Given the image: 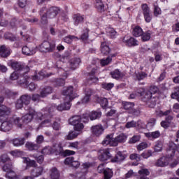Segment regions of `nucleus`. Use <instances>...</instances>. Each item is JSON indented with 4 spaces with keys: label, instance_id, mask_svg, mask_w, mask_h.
Instances as JSON below:
<instances>
[{
    "label": "nucleus",
    "instance_id": "46",
    "mask_svg": "<svg viewBox=\"0 0 179 179\" xmlns=\"http://www.w3.org/2000/svg\"><path fill=\"white\" fill-rule=\"evenodd\" d=\"M83 22V17L79 15L74 16V24L76 25L79 24V23H82Z\"/></svg>",
    "mask_w": 179,
    "mask_h": 179
},
{
    "label": "nucleus",
    "instance_id": "61",
    "mask_svg": "<svg viewBox=\"0 0 179 179\" xmlns=\"http://www.w3.org/2000/svg\"><path fill=\"white\" fill-rule=\"evenodd\" d=\"M36 142L38 145H40L44 142V136L40 135L36 137Z\"/></svg>",
    "mask_w": 179,
    "mask_h": 179
},
{
    "label": "nucleus",
    "instance_id": "41",
    "mask_svg": "<svg viewBox=\"0 0 179 179\" xmlns=\"http://www.w3.org/2000/svg\"><path fill=\"white\" fill-rule=\"evenodd\" d=\"M148 76V74L145 72H138L136 73V77L138 80H143L145 78Z\"/></svg>",
    "mask_w": 179,
    "mask_h": 179
},
{
    "label": "nucleus",
    "instance_id": "17",
    "mask_svg": "<svg viewBox=\"0 0 179 179\" xmlns=\"http://www.w3.org/2000/svg\"><path fill=\"white\" fill-rule=\"evenodd\" d=\"M43 171H44L43 166L35 167L31 170V174L34 177H40L43 174Z\"/></svg>",
    "mask_w": 179,
    "mask_h": 179
},
{
    "label": "nucleus",
    "instance_id": "49",
    "mask_svg": "<svg viewBox=\"0 0 179 179\" xmlns=\"http://www.w3.org/2000/svg\"><path fill=\"white\" fill-rule=\"evenodd\" d=\"M159 15H162V9L157 4H154V15L159 16Z\"/></svg>",
    "mask_w": 179,
    "mask_h": 179
},
{
    "label": "nucleus",
    "instance_id": "20",
    "mask_svg": "<svg viewBox=\"0 0 179 179\" xmlns=\"http://www.w3.org/2000/svg\"><path fill=\"white\" fill-rule=\"evenodd\" d=\"M22 54L24 55H33L36 54V49L35 48H29L27 46H24L22 49Z\"/></svg>",
    "mask_w": 179,
    "mask_h": 179
},
{
    "label": "nucleus",
    "instance_id": "33",
    "mask_svg": "<svg viewBox=\"0 0 179 179\" xmlns=\"http://www.w3.org/2000/svg\"><path fill=\"white\" fill-rule=\"evenodd\" d=\"M25 147L29 150H38V148H40L38 145L30 142L27 143Z\"/></svg>",
    "mask_w": 179,
    "mask_h": 179
},
{
    "label": "nucleus",
    "instance_id": "4",
    "mask_svg": "<svg viewBox=\"0 0 179 179\" xmlns=\"http://www.w3.org/2000/svg\"><path fill=\"white\" fill-rule=\"evenodd\" d=\"M55 48V44L51 43L48 41H44L40 46L39 50L41 52H50L53 51Z\"/></svg>",
    "mask_w": 179,
    "mask_h": 179
},
{
    "label": "nucleus",
    "instance_id": "34",
    "mask_svg": "<svg viewBox=\"0 0 179 179\" xmlns=\"http://www.w3.org/2000/svg\"><path fill=\"white\" fill-rule=\"evenodd\" d=\"M100 117H101V112L92 111L90 113V118L91 121L97 120V118H100Z\"/></svg>",
    "mask_w": 179,
    "mask_h": 179
},
{
    "label": "nucleus",
    "instance_id": "2",
    "mask_svg": "<svg viewBox=\"0 0 179 179\" xmlns=\"http://www.w3.org/2000/svg\"><path fill=\"white\" fill-rule=\"evenodd\" d=\"M80 121H82L80 116H74L69 119V123L74 126V130L77 132H82V129L84 128L83 124Z\"/></svg>",
    "mask_w": 179,
    "mask_h": 179
},
{
    "label": "nucleus",
    "instance_id": "43",
    "mask_svg": "<svg viewBox=\"0 0 179 179\" xmlns=\"http://www.w3.org/2000/svg\"><path fill=\"white\" fill-rule=\"evenodd\" d=\"M11 156L13 157H20L23 155V152L19 150H13L10 152Z\"/></svg>",
    "mask_w": 179,
    "mask_h": 179
},
{
    "label": "nucleus",
    "instance_id": "9",
    "mask_svg": "<svg viewBox=\"0 0 179 179\" xmlns=\"http://www.w3.org/2000/svg\"><path fill=\"white\" fill-rule=\"evenodd\" d=\"M10 66L15 71H22L23 72H27V70H29V67L26 66V68L24 69V65L17 62H11Z\"/></svg>",
    "mask_w": 179,
    "mask_h": 179
},
{
    "label": "nucleus",
    "instance_id": "50",
    "mask_svg": "<svg viewBox=\"0 0 179 179\" xmlns=\"http://www.w3.org/2000/svg\"><path fill=\"white\" fill-rule=\"evenodd\" d=\"M112 61H113V59H111V57L102 59H101V65H102V66H106V65H108V64H110V62H111Z\"/></svg>",
    "mask_w": 179,
    "mask_h": 179
},
{
    "label": "nucleus",
    "instance_id": "1",
    "mask_svg": "<svg viewBox=\"0 0 179 179\" xmlns=\"http://www.w3.org/2000/svg\"><path fill=\"white\" fill-rule=\"evenodd\" d=\"M64 103H61L57 107L59 111H64V110H69L71 108V101L76 97V94L73 92V87H69L64 91Z\"/></svg>",
    "mask_w": 179,
    "mask_h": 179
},
{
    "label": "nucleus",
    "instance_id": "60",
    "mask_svg": "<svg viewBox=\"0 0 179 179\" xmlns=\"http://www.w3.org/2000/svg\"><path fill=\"white\" fill-rule=\"evenodd\" d=\"M0 162H2L3 163H5L6 162H9V157H8V155L3 154L0 157Z\"/></svg>",
    "mask_w": 179,
    "mask_h": 179
},
{
    "label": "nucleus",
    "instance_id": "12",
    "mask_svg": "<svg viewBox=\"0 0 179 179\" xmlns=\"http://www.w3.org/2000/svg\"><path fill=\"white\" fill-rule=\"evenodd\" d=\"M36 115V112L34 110H31L29 114L24 115L22 118V122L24 124H29V122H31V120H33V117Z\"/></svg>",
    "mask_w": 179,
    "mask_h": 179
},
{
    "label": "nucleus",
    "instance_id": "25",
    "mask_svg": "<svg viewBox=\"0 0 179 179\" xmlns=\"http://www.w3.org/2000/svg\"><path fill=\"white\" fill-rule=\"evenodd\" d=\"M48 10L45 7H43L40 10V15L41 17L42 23H47V11Z\"/></svg>",
    "mask_w": 179,
    "mask_h": 179
},
{
    "label": "nucleus",
    "instance_id": "14",
    "mask_svg": "<svg viewBox=\"0 0 179 179\" xmlns=\"http://www.w3.org/2000/svg\"><path fill=\"white\" fill-rule=\"evenodd\" d=\"M95 8L100 13H103V12H105L106 6H104V0H96Z\"/></svg>",
    "mask_w": 179,
    "mask_h": 179
},
{
    "label": "nucleus",
    "instance_id": "54",
    "mask_svg": "<svg viewBox=\"0 0 179 179\" xmlns=\"http://www.w3.org/2000/svg\"><path fill=\"white\" fill-rule=\"evenodd\" d=\"M163 150V144L162 143H157L155 145V152H162Z\"/></svg>",
    "mask_w": 179,
    "mask_h": 179
},
{
    "label": "nucleus",
    "instance_id": "26",
    "mask_svg": "<svg viewBox=\"0 0 179 179\" xmlns=\"http://www.w3.org/2000/svg\"><path fill=\"white\" fill-rule=\"evenodd\" d=\"M143 34V30L139 26H136L133 29V35L134 37H141Z\"/></svg>",
    "mask_w": 179,
    "mask_h": 179
},
{
    "label": "nucleus",
    "instance_id": "63",
    "mask_svg": "<svg viewBox=\"0 0 179 179\" xmlns=\"http://www.w3.org/2000/svg\"><path fill=\"white\" fill-rule=\"evenodd\" d=\"M18 5L20 8H24L27 5V0H19Z\"/></svg>",
    "mask_w": 179,
    "mask_h": 179
},
{
    "label": "nucleus",
    "instance_id": "62",
    "mask_svg": "<svg viewBox=\"0 0 179 179\" xmlns=\"http://www.w3.org/2000/svg\"><path fill=\"white\" fill-rule=\"evenodd\" d=\"M73 160H74L73 157H67L65 159L64 163H65V164H68L69 166H71Z\"/></svg>",
    "mask_w": 179,
    "mask_h": 179
},
{
    "label": "nucleus",
    "instance_id": "42",
    "mask_svg": "<svg viewBox=\"0 0 179 179\" xmlns=\"http://www.w3.org/2000/svg\"><path fill=\"white\" fill-rule=\"evenodd\" d=\"M20 99H21L22 103L26 106L30 103V96L29 95H23Z\"/></svg>",
    "mask_w": 179,
    "mask_h": 179
},
{
    "label": "nucleus",
    "instance_id": "29",
    "mask_svg": "<svg viewBox=\"0 0 179 179\" xmlns=\"http://www.w3.org/2000/svg\"><path fill=\"white\" fill-rule=\"evenodd\" d=\"M145 135L148 139H156L160 136V132L157 131L151 133H145Z\"/></svg>",
    "mask_w": 179,
    "mask_h": 179
},
{
    "label": "nucleus",
    "instance_id": "53",
    "mask_svg": "<svg viewBox=\"0 0 179 179\" xmlns=\"http://www.w3.org/2000/svg\"><path fill=\"white\" fill-rule=\"evenodd\" d=\"M135 127H138V122L135 121H131L126 124V128H135Z\"/></svg>",
    "mask_w": 179,
    "mask_h": 179
},
{
    "label": "nucleus",
    "instance_id": "38",
    "mask_svg": "<svg viewBox=\"0 0 179 179\" xmlns=\"http://www.w3.org/2000/svg\"><path fill=\"white\" fill-rule=\"evenodd\" d=\"M106 33L111 38H115L117 36V31L113 28H108Z\"/></svg>",
    "mask_w": 179,
    "mask_h": 179
},
{
    "label": "nucleus",
    "instance_id": "24",
    "mask_svg": "<svg viewBox=\"0 0 179 179\" xmlns=\"http://www.w3.org/2000/svg\"><path fill=\"white\" fill-rule=\"evenodd\" d=\"M10 54V51L6 46L3 45L0 47V56L3 57V58L8 57Z\"/></svg>",
    "mask_w": 179,
    "mask_h": 179
},
{
    "label": "nucleus",
    "instance_id": "19",
    "mask_svg": "<svg viewBox=\"0 0 179 179\" xmlns=\"http://www.w3.org/2000/svg\"><path fill=\"white\" fill-rule=\"evenodd\" d=\"M10 143L13 145V146H15L16 148L22 146V145L24 143V138H13L10 140Z\"/></svg>",
    "mask_w": 179,
    "mask_h": 179
},
{
    "label": "nucleus",
    "instance_id": "39",
    "mask_svg": "<svg viewBox=\"0 0 179 179\" xmlns=\"http://www.w3.org/2000/svg\"><path fill=\"white\" fill-rule=\"evenodd\" d=\"M23 162H24V163L27 164V166H31V167H36V161L31 160L30 158L24 157Z\"/></svg>",
    "mask_w": 179,
    "mask_h": 179
},
{
    "label": "nucleus",
    "instance_id": "59",
    "mask_svg": "<svg viewBox=\"0 0 179 179\" xmlns=\"http://www.w3.org/2000/svg\"><path fill=\"white\" fill-rule=\"evenodd\" d=\"M99 103L101 107H107L108 106V100L106 98L101 99Z\"/></svg>",
    "mask_w": 179,
    "mask_h": 179
},
{
    "label": "nucleus",
    "instance_id": "52",
    "mask_svg": "<svg viewBox=\"0 0 179 179\" xmlns=\"http://www.w3.org/2000/svg\"><path fill=\"white\" fill-rule=\"evenodd\" d=\"M102 87L103 89H106V90H110V89H113V87H114V84L103 83L102 84Z\"/></svg>",
    "mask_w": 179,
    "mask_h": 179
},
{
    "label": "nucleus",
    "instance_id": "40",
    "mask_svg": "<svg viewBox=\"0 0 179 179\" xmlns=\"http://www.w3.org/2000/svg\"><path fill=\"white\" fill-rule=\"evenodd\" d=\"M150 31L143 32V34L141 35L142 41H149V40H150Z\"/></svg>",
    "mask_w": 179,
    "mask_h": 179
},
{
    "label": "nucleus",
    "instance_id": "5",
    "mask_svg": "<svg viewBox=\"0 0 179 179\" xmlns=\"http://www.w3.org/2000/svg\"><path fill=\"white\" fill-rule=\"evenodd\" d=\"M12 128H13V120L8 119L1 123L0 131L2 132H9Z\"/></svg>",
    "mask_w": 179,
    "mask_h": 179
},
{
    "label": "nucleus",
    "instance_id": "45",
    "mask_svg": "<svg viewBox=\"0 0 179 179\" xmlns=\"http://www.w3.org/2000/svg\"><path fill=\"white\" fill-rule=\"evenodd\" d=\"M173 118L172 116H169L167 118H166V121H162L161 122V125L163 128H169V126L170 125V120H171Z\"/></svg>",
    "mask_w": 179,
    "mask_h": 179
},
{
    "label": "nucleus",
    "instance_id": "36",
    "mask_svg": "<svg viewBox=\"0 0 179 179\" xmlns=\"http://www.w3.org/2000/svg\"><path fill=\"white\" fill-rule=\"evenodd\" d=\"M103 174L104 179H110L114 173H113V170L108 168L104 170Z\"/></svg>",
    "mask_w": 179,
    "mask_h": 179
},
{
    "label": "nucleus",
    "instance_id": "35",
    "mask_svg": "<svg viewBox=\"0 0 179 179\" xmlns=\"http://www.w3.org/2000/svg\"><path fill=\"white\" fill-rule=\"evenodd\" d=\"M64 40L65 43H67V44H71V43H73V41H78L79 38H78V37L74 36H66L64 38Z\"/></svg>",
    "mask_w": 179,
    "mask_h": 179
},
{
    "label": "nucleus",
    "instance_id": "58",
    "mask_svg": "<svg viewBox=\"0 0 179 179\" xmlns=\"http://www.w3.org/2000/svg\"><path fill=\"white\" fill-rule=\"evenodd\" d=\"M148 143H141L138 145H137V150L139 151L143 150V149H146L148 148Z\"/></svg>",
    "mask_w": 179,
    "mask_h": 179
},
{
    "label": "nucleus",
    "instance_id": "11",
    "mask_svg": "<svg viewBox=\"0 0 179 179\" xmlns=\"http://www.w3.org/2000/svg\"><path fill=\"white\" fill-rule=\"evenodd\" d=\"M136 96H144L145 99L150 100L152 99V92L146 91L143 88H140L137 90Z\"/></svg>",
    "mask_w": 179,
    "mask_h": 179
},
{
    "label": "nucleus",
    "instance_id": "56",
    "mask_svg": "<svg viewBox=\"0 0 179 179\" xmlns=\"http://www.w3.org/2000/svg\"><path fill=\"white\" fill-rule=\"evenodd\" d=\"M171 98L176 99L177 101L179 102V87L176 89V92L174 93H172Z\"/></svg>",
    "mask_w": 179,
    "mask_h": 179
},
{
    "label": "nucleus",
    "instance_id": "37",
    "mask_svg": "<svg viewBox=\"0 0 179 179\" xmlns=\"http://www.w3.org/2000/svg\"><path fill=\"white\" fill-rule=\"evenodd\" d=\"M51 93H52V88L48 87L41 92V97H45L48 94H51Z\"/></svg>",
    "mask_w": 179,
    "mask_h": 179
},
{
    "label": "nucleus",
    "instance_id": "21",
    "mask_svg": "<svg viewBox=\"0 0 179 179\" xmlns=\"http://www.w3.org/2000/svg\"><path fill=\"white\" fill-rule=\"evenodd\" d=\"M9 114H10V108L5 105L0 106V117H5V115H9Z\"/></svg>",
    "mask_w": 179,
    "mask_h": 179
},
{
    "label": "nucleus",
    "instance_id": "3",
    "mask_svg": "<svg viewBox=\"0 0 179 179\" xmlns=\"http://www.w3.org/2000/svg\"><path fill=\"white\" fill-rule=\"evenodd\" d=\"M80 121H82L80 116H74L69 119V123L74 126V130L77 132H82V129L84 128L83 124Z\"/></svg>",
    "mask_w": 179,
    "mask_h": 179
},
{
    "label": "nucleus",
    "instance_id": "47",
    "mask_svg": "<svg viewBox=\"0 0 179 179\" xmlns=\"http://www.w3.org/2000/svg\"><path fill=\"white\" fill-rule=\"evenodd\" d=\"M41 153H42V155H51V153H53V152H52V150L51 147L48 146V147H45L41 150Z\"/></svg>",
    "mask_w": 179,
    "mask_h": 179
},
{
    "label": "nucleus",
    "instance_id": "13",
    "mask_svg": "<svg viewBox=\"0 0 179 179\" xmlns=\"http://www.w3.org/2000/svg\"><path fill=\"white\" fill-rule=\"evenodd\" d=\"M127 139H128V136H127V134L124 133L118 134L115 138V142L116 143V146H118V143H124V142H127Z\"/></svg>",
    "mask_w": 179,
    "mask_h": 179
},
{
    "label": "nucleus",
    "instance_id": "22",
    "mask_svg": "<svg viewBox=\"0 0 179 179\" xmlns=\"http://www.w3.org/2000/svg\"><path fill=\"white\" fill-rule=\"evenodd\" d=\"M52 153H61L62 152V145L61 143H55L51 148Z\"/></svg>",
    "mask_w": 179,
    "mask_h": 179
},
{
    "label": "nucleus",
    "instance_id": "27",
    "mask_svg": "<svg viewBox=\"0 0 179 179\" xmlns=\"http://www.w3.org/2000/svg\"><path fill=\"white\" fill-rule=\"evenodd\" d=\"M110 47L108 46L107 43H102L101 45V52L103 55H108L110 54Z\"/></svg>",
    "mask_w": 179,
    "mask_h": 179
},
{
    "label": "nucleus",
    "instance_id": "10",
    "mask_svg": "<svg viewBox=\"0 0 179 179\" xmlns=\"http://www.w3.org/2000/svg\"><path fill=\"white\" fill-rule=\"evenodd\" d=\"M59 12V10L58 8L52 7L47 10L46 18L49 17V19H54V17L58 15Z\"/></svg>",
    "mask_w": 179,
    "mask_h": 179
},
{
    "label": "nucleus",
    "instance_id": "30",
    "mask_svg": "<svg viewBox=\"0 0 179 179\" xmlns=\"http://www.w3.org/2000/svg\"><path fill=\"white\" fill-rule=\"evenodd\" d=\"M81 131H78L74 129L73 131H70L69 134L66 136V138L68 141H72V139H75L78 135L80 134Z\"/></svg>",
    "mask_w": 179,
    "mask_h": 179
},
{
    "label": "nucleus",
    "instance_id": "16",
    "mask_svg": "<svg viewBox=\"0 0 179 179\" xmlns=\"http://www.w3.org/2000/svg\"><path fill=\"white\" fill-rule=\"evenodd\" d=\"M169 157H162L157 160L156 164L158 167H166V166H169Z\"/></svg>",
    "mask_w": 179,
    "mask_h": 179
},
{
    "label": "nucleus",
    "instance_id": "64",
    "mask_svg": "<svg viewBox=\"0 0 179 179\" xmlns=\"http://www.w3.org/2000/svg\"><path fill=\"white\" fill-rule=\"evenodd\" d=\"M14 124L17 125L19 128H22V123L20 122V118L19 117H15L14 120Z\"/></svg>",
    "mask_w": 179,
    "mask_h": 179
},
{
    "label": "nucleus",
    "instance_id": "44",
    "mask_svg": "<svg viewBox=\"0 0 179 179\" xmlns=\"http://www.w3.org/2000/svg\"><path fill=\"white\" fill-rule=\"evenodd\" d=\"M122 106L124 110H131V108H134L135 104L131 102H123Z\"/></svg>",
    "mask_w": 179,
    "mask_h": 179
},
{
    "label": "nucleus",
    "instance_id": "7",
    "mask_svg": "<svg viewBox=\"0 0 179 179\" xmlns=\"http://www.w3.org/2000/svg\"><path fill=\"white\" fill-rule=\"evenodd\" d=\"M91 131L94 136L99 137L101 136V135H103V132H104V127L101 124L94 125L91 127Z\"/></svg>",
    "mask_w": 179,
    "mask_h": 179
},
{
    "label": "nucleus",
    "instance_id": "57",
    "mask_svg": "<svg viewBox=\"0 0 179 179\" xmlns=\"http://www.w3.org/2000/svg\"><path fill=\"white\" fill-rule=\"evenodd\" d=\"M139 139H141V136H134L130 140L129 143H136V142H138Z\"/></svg>",
    "mask_w": 179,
    "mask_h": 179
},
{
    "label": "nucleus",
    "instance_id": "15",
    "mask_svg": "<svg viewBox=\"0 0 179 179\" xmlns=\"http://www.w3.org/2000/svg\"><path fill=\"white\" fill-rule=\"evenodd\" d=\"M101 155L99 156V160L101 162H106L111 157V154H110L108 150H101Z\"/></svg>",
    "mask_w": 179,
    "mask_h": 179
},
{
    "label": "nucleus",
    "instance_id": "51",
    "mask_svg": "<svg viewBox=\"0 0 179 179\" xmlns=\"http://www.w3.org/2000/svg\"><path fill=\"white\" fill-rule=\"evenodd\" d=\"M141 9L143 10V14L150 13V8L148 6V4L144 3L141 5Z\"/></svg>",
    "mask_w": 179,
    "mask_h": 179
},
{
    "label": "nucleus",
    "instance_id": "8",
    "mask_svg": "<svg viewBox=\"0 0 179 179\" xmlns=\"http://www.w3.org/2000/svg\"><path fill=\"white\" fill-rule=\"evenodd\" d=\"M3 171L7 173L6 177L7 178L13 179L16 178V173L12 171V165L10 164H6L3 166Z\"/></svg>",
    "mask_w": 179,
    "mask_h": 179
},
{
    "label": "nucleus",
    "instance_id": "48",
    "mask_svg": "<svg viewBox=\"0 0 179 179\" xmlns=\"http://www.w3.org/2000/svg\"><path fill=\"white\" fill-rule=\"evenodd\" d=\"M156 125V120L150 119L147 123V129H152Z\"/></svg>",
    "mask_w": 179,
    "mask_h": 179
},
{
    "label": "nucleus",
    "instance_id": "18",
    "mask_svg": "<svg viewBox=\"0 0 179 179\" xmlns=\"http://www.w3.org/2000/svg\"><path fill=\"white\" fill-rule=\"evenodd\" d=\"M123 43L127 44V45H129V47H132V45H138V41L132 37H124L123 38Z\"/></svg>",
    "mask_w": 179,
    "mask_h": 179
},
{
    "label": "nucleus",
    "instance_id": "32",
    "mask_svg": "<svg viewBox=\"0 0 179 179\" xmlns=\"http://www.w3.org/2000/svg\"><path fill=\"white\" fill-rule=\"evenodd\" d=\"M124 159H125V157L122 155V152H118L115 157L112 159V162L113 163H117L118 162H122Z\"/></svg>",
    "mask_w": 179,
    "mask_h": 179
},
{
    "label": "nucleus",
    "instance_id": "31",
    "mask_svg": "<svg viewBox=\"0 0 179 179\" xmlns=\"http://www.w3.org/2000/svg\"><path fill=\"white\" fill-rule=\"evenodd\" d=\"M110 75L113 79H120V78H123V76H124V74L121 73L120 70H115L110 73Z\"/></svg>",
    "mask_w": 179,
    "mask_h": 179
},
{
    "label": "nucleus",
    "instance_id": "23",
    "mask_svg": "<svg viewBox=\"0 0 179 179\" xmlns=\"http://www.w3.org/2000/svg\"><path fill=\"white\" fill-rule=\"evenodd\" d=\"M138 179H148V176L150 174L148 169H143L138 171Z\"/></svg>",
    "mask_w": 179,
    "mask_h": 179
},
{
    "label": "nucleus",
    "instance_id": "6",
    "mask_svg": "<svg viewBox=\"0 0 179 179\" xmlns=\"http://www.w3.org/2000/svg\"><path fill=\"white\" fill-rule=\"evenodd\" d=\"M102 145L103 146H117V143H115V139L114 138V134H108L104 140L102 141Z\"/></svg>",
    "mask_w": 179,
    "mask_h": 179
},
{
    "label": "nucleus",
    "instance_id": "28",
    "mask_svg": "<svg viewBox=\"0 0 179 179\" xmlns=\"http://www.w3.org/2000/svg\"><path fill=\"white\" fill-rule=\"evenodd\" d=\"M50 177L51 179H59V171L57 168H52L50 170Z\"/></svg>",
    "mask_w": 179,
    "mask_h": 179
},
{
    "label": "nucleus",
    "instance_id": "55",
    "mask_svg": "<svg viewBox=\"0 0 179 179\" xmlns=\"http://www.w3.org/2000/svg\"><path fill=\"white\" fill-rule=\"evenodd\" d=\"M144 19L147 23H150L152 21V15H150V13H147L145 14H143Z\"/></svg>",
    "mask_w": 179,
    "mask_h": 179
}]
</instances>
